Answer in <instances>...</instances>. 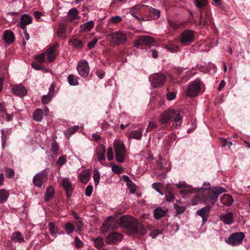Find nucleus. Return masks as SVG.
<instances>
[{
    "mask_svg": "<svg viewBox=\"0 0 250 250\" xmlns=\"http://www.w3.org/2000/svg\"><path fill=\"white\" fill-rule=\"evenodd\" d=\"M110 42L114 45H119L124 43L126 40V35L121 31H118L109 35Z\"/></svg>",
    "mask_w": 250,
    "mask_h": 250,
    "instance_id": "7",
    "label": "nucleus"
},
{
    "mask_svg": "<svg viewBox=\"0 0 250 250\" xmlns=\"http://www.w3.org/2000/svg\"><path fill=\"white\" fill-rule=\"evenodd\" d=\"M146 232L145 227L136 219H134L128 230V234L136 236L144 235Z\"/></svg>",
    "mask_w": 250,
    "mask_h": 250,
    "instance_id": "5",
    "label": "nucleus"
},
{
    "mask_svg": "<svg viewBox=\"0 0 250 250\" xmlns=\"http://www.w3.org/2000/svg\"><path fill=\"white\" fill-rule=\"evenodd\" d=\"M79 129V126L78 125L74 126L65 131L64 134L66 137L68 139L71 135L78 131Z\"/></svg>",
    "mask_w": 250,
    "mask_h": 250,
    "instance_id": "32",
    "label": "nucleus"
},
{
    "mask_svg": "<svg viewBox=\"0 0 250 250\" xmlns=\"http://www.w3.org/2000/svg\"><path fill=\"white\" fill-rule=\"evenodd\" d=\"M211 207L209 205L201 208L197 211L196 213L202 218L203 223L206 222L209 216Z\"/></svg>",
    "mask_w": 250,
    "mask_h": 250,
    "instance_id": "14",
    "label": "nucleus"
},
{
    "mask_svg": "<svg viewBox=\"0 0 250 250\" xmlns=\"http://www.w3.org/2000/svg\"><path fill=\"white\" fill-rule=\"evenodd\" d=\"M98 39L96 38H94L92 40V41L89 42L87 44V47L89 49H91L93 48L95 45L98 42Z\"/></svg>",
    "mask_w": 250,
    "mask_h": 250,
    "instance_id": "58",
    "label": "nucleus"
},
{
    "mask_svg": "<svg viewBox=\"0 0 250 250\" xmlns=\"http://www.w3.org/2000/svg\"><path fill=\"white\" fill-rule=\"evenodd\" d=\"M48 229L52 236L56 237L58 230L55 224L53 222L49 223L48 224Z\"/></svg>",
    "mask_w": 250,
    "mask_h": 250,
    "instance_id": "36",
    "label": "nucleus"
},
{
    "mask_svg": "<svg viewBox=\"0 0 250 250\" xmlns=\"http://www.w3.org/2000/svg\"><path fill=\"white\" fill-rule=\"evenodd\" d=\"M196 6L199 9L204 7L208 3L207 0H194Z\"/></svg>",
    "mask_w": 250,
    "mask_h": 250,
    "instance_id": "47",
    "label": "nucleus"
},
{
    "mask_svg": "<svg viewBox=\"0 0 250 250\" xmlns=\"http://www.w3.org/2000/svg\"><path fill=\"white\" fill-rule=\"evenodd\" d=\"M149 80L153 87L158 88L164 85L166 78L163 74H154L149 76Z\"/></svg>",
    "mask_w": 250,
    "mask_h": 250,
    "instance_id": "8",
    "label": "nucleus"
},
{
    "mask_svg": "<svg viewBox=\"0 0 250 250\" xmlns=\"http://www.w3.org/2000/svg\"><path fill=\"white\" fill-rule=\"evenodd\" d=\"M113 158H114V156H113V149L111 147H109L107 148V158L108 161H111L113 159Z\"/></svg>",
    "mask_w": 250,
    "mask_h": 250,
    "instance_id": "52",
    "label": "nucleus"
},
{
    "mask_svg": "<svg viewBox=\"0 0 250 250\" xmlns=\"http://www.w3.org/2000/svg\"><path fill=\"white\" fill-rule=\"evenodd\" d=\"M145 6H146V5H141V4L136 5V6H134L133 7H132L130 10V13L131 14V15L133 16L134 17V16H136L135 14L134 10H135V9H140L141 8L145 7Z\"/></svg>",
    "mask_w": 250,
    "mask_h": 250,
    "instance_id": "55",
    "label": "nucleus"
},
{
    "mask_svg": "<svg viewBox=\"0 0 250 250\" xmlns=\"http://www.w3.org/2000/svg\"><path fill=\"white\" fill-rule=\"evenodd\" d=\"M67 80L70 85H76L78 84L77 78L73 74L69 75L67 78Z\"/></svg>",
    "mask_w": 250,
    "mask_h": 250,
    "instance_id": "40",
    "label": "nucleus"
},
{
    "mask_svg": "<svg viewBox=\"0 0 250 250\" xmlns=\"http://www.w3.org/2000/svg\"><path fill=\"white\" fill-rule=\"evenodd\" d=\"M165 48L171 52H175L178 50V46L172 43L166 45Z\"/></svg>",
    "mask_w": 250,
    "mask_h": 250,
    "instance_id": "44",
    "label": "nucleus"
},
{
    "mask_svg": "<svg viewBox=\"0 0 250 250\" xmlns=\"http://www.w3.org/2000/svg\"><path fill=\"white\" fill-rule=\"evenodd\" d=\"M157 124L156 122H149L148 125L147 126L146 132H150L153 129L156 128L157 127Z\"/></svg>",
    "mask_w": 250,
    "mask_h": 250,
    "instance_id": "50",
    "label": "nucleus"
},
{
    "mask_svg": "<svg viewBox=\"0 0 250 250\" xmlns=\"http://www.w3.org/2000/svg\"><path fill=\"white\" fill-rule=\"evenodd\" d=\"M74 226L70 223H67L65 225L64 229L67 234L72 233L74 231Z\"/></svg>",
    "mask_w": 250,
    "mask_h": 250,
    "instance_id": "41",
    "label": "nucleus"
},
{
    "mask_svg": "<svg viewBox=\"0 0 250 250\" xmlns=\"http://www.w3.org/2000/svg\"><path fill=\"white\" fill-rule=\"evenodd\" d=\"M11 240L15 242L21 243L24 241V238L21 233L19 231L13 233L11 236Z\"/></svg>",
    "mask_w": 250,
    "mask_h": 250,
    "instance_id": "30",
    "label": "nucleus"
},
{
    "mask_svg": "<svg viewBox=\"0 0 250 250\" xmlns=\"http://www.w3.org/2000/svg\"><path fill=\"white\" fill-rule=\"evenodd\" d=\"M54 189L52 186H49L45 194V200L47 201L52 198L54 195Z\"/></svg>",
    "mask_w": 250,
    "mask_h": 250,
    "instance_id": "35",
    "label": "nucleus"
},
{
    "mask_svg": "<svg viewBox=\"0 0 250 250\" xmlns=\"http://www.w3.org/2000/svg\"><path fill=\"white\" fill-rule=\"evenodd\" d=\"M6 176L8 178H12L14 176L15 171L11 168H7L6 169Z\"/></svg>",
    "mask_w": 250,
    "mask_h": 250,
    "instance_id": "53",
    "label": "nucleus"
},
{
    "mask_svg": "<svg viewBox=\"0 0 250 250\" xmlns=\"http://www.w3.org/2000/svg\"><path fill=\"white\" fill-rule=\"evenodd\" d=\"M93 178L95 185L97 186L99 184L100 180V172L97 170H95L93 173Z\"/></svg>",
    "mask_w": 250,
    "mask_h": 250,
    "instance_id": "45",
    "label": "nucleus"
},
{
    "mask_svg": "<svg viewBox=\"0 0 250 250\" xmlns=\"http://www.w3.org/2000/svg\"><path fill=\"white\" fill-rule=\"evenodd\" d=\"M9 197L8 192L5 189H0V203L5 202Z\"/></svg>",
    "mask_w": 250,
    "mask_h": 250,
    "instance_id": "34",
    "label": "nucleus"
},
{
    "mask_svg": "<svg viewBox=\"0 0 250 250\" xmlns=\"http://www.w3.org/2000/svg\"><path fill=\"white\" fill-rule=\"evenodd\" d=\"M167 210L161 208H157L154 210V216L155 219H159L165 216Z\"/></svg>",
    "mask_w": 250,
    "mask_h": 250,
    "instance_id": "28",
    "label": "nucleus"
},
{
    "mask_svg": "<svg viewBox=\"0 0 250 250\" xmlns=\"http://www.w3.org/2000/svg\"><path fill=\"white\" fill-rule=\"evenodd\" d=\"M149 15H151V19L152 20H156L158 19L160 16V12L159 10L153 8L152 7L149 8Z\"/></svg>",
    "mask_w": 250,
    "mask_h": 250,
    "instance_id": "33",
    "label": "nucleus"
},
{
    "mask_svg": "<svg viewBox=\"0 0 250 250\" xmlns=\"http://www.w3.org/2000/svg\"><path fill=\"white\" fill-rule=\"evenodd\" d=\"M233 201L232 196L229 194H224L221 198L222 204L225 206H231Z\"/></svg>",
    "mask_w": 250,
    "mask_h": 250,
    "instance_id": "25",
    "label": "nucleus"
},
{
    "mask_svg": "<svg viewBox=\"0 0 250 250\" xmlns=\"http://www.w3.org/2000/svg\"><path fill=\"white\" fill-rule=\"evenodd\" d=\"M177 188H184V189L180 190V194L183 198L188 197L187 195L188 193L193 192L195 190V189H193L189 187H186L185 183H179L177 184Z\"/></svg>",
    "mask_w": 250,
    "mask_h": 250,
    "instance_id": "20",
    "label": "nucleus"
},
{
    "mask_svg": "<svg viewBox=\"0 0 250 250\" xmlns=\"http://www.w3.org/2000/svg\"><path fill=\"white\" fill-rule=\"evenodd\" d=\"M65 26L64 24L61 23L60 24L58 30L57 31V34L59 37L61 38L63 36V35L65 32Z\"/></svg>",
    "mask_w": 250,
    "mask_h": 250,
    "instance_id": "42",
    "label": "nucleus"
},
{
    "mask_svg": "<svg viewBox=\"0 0 250 250\" xmlns=\"http://www.w3.org/2000/svg\"><path fill=\"white\" fill-rule=\"evenodd\" d=\"M127 184L128 185V188L130 193L132 194L134 193L136 191V188L135 185L133 184L131 182L127 183Z\"/></svg>",
    "mask_w": 250,
    "mask_h": 250,
    "instance_id": "56",
    "label": "nucleus"
},
{
    "mask_svg": "<svg viewBox=\"0 0 250 250\" xmlns=\"http://www.w3.org/2000/svg\"><path fill=\"white\" fill-rule=\"evenodd\" d=\"M175 97L176 95L174 92H169L167 94V98L170 101L173 100Z\"/></svg>",
    "mask_w": 250,
    "mask_h": 250,
    "instance_id": "64",
    "label": "nucleus"
},
{
    "mask_svg": "<svg viewBox=\"0 0 250 250\" xmlns=\"http://www.w3.org/2000/svg\"><path fill=\"white\" fill-rule=\"evenodd\" d=\"M12 92L15 95L22 97L24 96L26 94V88L21 85H16L12 89Z\"/></svg>",
    "mask_w": 250,
    "mask_h": 250,
    "instance_id": "21",
    "label": "nucleus"
},
{
    "mask_svg": "<svg viewBox=\"0 0 250 250\" xmlns=\"http://www.w3.org/2000/svg\"><path fill=\"white\" fill-rule=\"evenodd\" d=\"M36 60L40 63H42L45 61V54L42 53L36 57Z\"/></svg>",
    "mask_w": 250,
    "mask_h": 250,
    "instance_id": "57",
    "label": "nucleus"
},
{
    "mask_svg": "<svg viewBox=\"0 0 250 250\" xmlns=\"http://www.w3.org/2000/svg\"><path fill=\"white\" fill-rule=\"evenodd\" d=\"M77 70L79 74L82 77H86L89 72V67L87 62L82 61L78 63Z\"/></svg>",
    "mask_w": 250,
    "mask_h": 250,
    "instance_id": "13",
    "label": "nucleus"
},
{
    "mask_svg": "<svg viewBox=\"0 0 250 250\" xmlns=\"http://www.w3.org/2000/svg\"><path fill=\"white\" fill-rule=\"evenodd\" d=\"M66 162V157L65 156H61L57 161L58 166H62Z\"/></svg>",
    "mask_w": 250,
    "mask_h": 250,
    "instance_id": "59",
    "label": "nucleus"
},
{
    "mask_svg": "<svg viewBox=\"0 0 250 250\" xmlns=\"http://www.w3.org/2000/svg\"><path fill=\"white\" fill-rule=\"evenodd\" d=\"M33 118L34 119L37 121L40 122L42 120L43 116V111L42 109L38 108L36 109L33 113Z\"/></svg>",
    "mask_w": 250,
    "mask_h": 250,
    "instance_id": "31",
    "label": "nucleus"
},
{
    "mask_svg": "<svg viewBox=\"0 0 250 250\" xmlns=\"http://www.w3.org/2000/svg\"><path fill=\"white\" fill-rule=\"evenodd\" d=\"M1 142H2V146L3 148H4L5 147V144L6 143V141L7 137V132H5V131L3 129H1Z\"/></svg>",
    "mask_w": 250,
    "mask_h": 250,
    "instance_id": "48",
    "label": "nucleus"
},
{
    "mask_svg": "<svg viewBox=\"0 0 250 250\" xmlns=\"http://www.w3.org/2000/svg\"><path fill=\"white\" fill-rule=\"evenodd\" d=\"M175 209L178 214L183 213L185 211V208L183 206H175Z\"/></svg>",
    "mask_w": 250,
    "mask_h": 250,
    "instance_id": "62",
    "label": "nucleus"
},
{
    "mask_svg": "<svg viewBox=\"0 0 250 250\" xmlns=\"http://www.w3.org/2000/svg\"><path fill=\"white\" fill-rule=\"evenodd\" d=\"M52 150L54 153H56L59 150V146L56 142H53L51 145Z\"/></svg>",
    "mask_w": 250,
    "mask_h": 250,
    "instance_id": "63",
    "label": "nucleus"
},
{
    "mask_svg": "<svg viewBox=\"0 0 250 250\" xmlns=\"http://www.w3.org/2000/svg\"><path fill=\"white\" fill-rule=\"evenodd\" d=\"M93 191V187L91 185L88 186L85 190V194L87 196H90Z\"/></svg>",
    "mask_w": 250,
    "mask_h": 250,
    "instance_id": "61",
    "label": "nucleus"
},
{
    "mask_svg": "<svg viewBox=\"0 0 250 250\" xmlns=\"http://www.w3.org/2000/svg\"><path fill=\"white\" fill-rule=\"evenodd\" d=\"M21 21L19 26L23 29L26 28L27 25L30 24L32 21V18L28 14H23L20 19Z\"/></svg>",
    "mask_w": 250,
    "mask_h": 250,
    "instance_id": "16",
    "label": "nucleus"
},
{
    "mask_svg": "<svg viewBox=\"0 0 250 250\" xmlns=\"http://www.w3.org/2000/svg\"><path fill=\"white\" fill-rule=\"evenodd\" d=\"M135 219L131 216H124L121 217L118 220L119 223L124 228H126L128 230L132 223ZM118 220L116 218L110 216L107 218V220L103 224L102 231L103 232H106L109 229H113L117 228L115 222Z\"/></svg>",
    "mask_w": 250,
    "mask_h": 250,
    "instance_id": "1",
    "label": "nucleus"
},
{
    "mask_svg": "<svg viewBox=\"0 0 250 250\" xmlns=\"http://www.w3.org/2000/svg\"><path fill=\"white\" fill-rule=\"evenodd\" d=\"M154 39L149 36H141L134 42V46L137 48L140 45L151 46L154 43Z\"/></svg>",
    "mask_w": 250,
    "mask_h": 250,
    "instance_id": "10",
    "label": "nucleus"
},
{
    "mask_svg": "<svg viewBox=\"0 0 250 250\" xmlns=\"http://www.w3.org/2000/svg\"><path fill=\"white\" fill-rule=\"evenodd\" d=\"M78 11L75 8L70 9L68 12V16L71 20L78 19Z\"/></svg>",
    "mask_w": 250,
    "mask_h": 250,
    "instance_id": "38",
    "label": "nucleus"
},
{
    "mask_svg": "<svg viewBox=\"0 0 250 250\" xmlns=\"http://www.w3.org/2000/svg\"><path fill=\"white\" fill-rule=\"evenodd\" d=\"M181 42L184 45H188L194 41V34L191 30H185L184 31L181 38Z\"/></svg>",
    "mask_w": 250,
    "mask_h": 250,
    "instance_id": "12",
    "label": "nucleus"
},
{
    "mask_svg": "<svg viewBox=\"0 0 250 250\" xmlns=\"http://www.w3.org/2000/svg\"><path fill=\"white\" fill-rule=\"evenodd\" d=\"M245 237L244 233L242 232L233 233L226 240V242L232 246L241 244Z\"/></svg>",
    "mask_w": 250,
    "mask_h": 250,
    "instance_id": "9",
    "label": "nucleus"
},
{
    "mask_svg": "<svg viewBox=\"0 0 250 250\" xmlns=\"http://www.w3.org/2000/svg\"><path fill=\"white\" fill-rule=\"evenodd\" d=\"M173 119V127L178 128L182 124V116L181 111L173 108L164 111L159 118V121L162 125L166 124L171 119Z\"/></svg>",
    "mask_w": 250,
    "mask_h": 250,
    "instance_id": "2",
    "label": "nucleus"
},
{
    "mask_svg": "<svg viewBox=\"0 0 250 250\" xmlns=\"http://www.w3.org/2000/svg\"><path fill=\"white\" fill-rule=\"evenodd\" d=\"M202 188L199 189L196 195H195L194 198H193L192 200L191 204L193 205H197V204L202 203L203 202L207 203L205 196L202 194Z\"/></svg>",
    "mask_w": 250,
    "mask_h": 250,
    "instance_id": "18",
    "label": "nucleus"
},
{
    "mask_svg": "<svg viewBox=\"0 0 250 250\" xmlns=\"http://www.w3.org/2000/svg\"><path fill=\"white\" fill-rule=\"evenodd\" d=\"M202 83L199 80L191 82L188 86L186 95L189 97H195L200 92Z\"/></svg>",
    "mask_w": 250,
    "mask_h": 250,
    "instance_id": "6",
    "label": "nucleus"
},
{
    "mask_svg": "<svg viewBox=\"0 0 250 250\" xmlns=\"http://www.w3.org/2000/svg\"><path fill=\"white\" fill-rule=\"evenodd\" d=\"M95 247L97 249H101L104 245V241L102 237L99 236L96 238L92 239Z\"/></svg>",
    "mask_w": 250,
    "mask_h": 250,
    "instance_id": "37",
    "label": "nucleus"
},
{
    "mask_svg": "<svg viewBox=\"0 0 250 250\" xmlns=\"http://www.w3.org/2000/svg\"><path fill=\"white\" fill-rule=\"evenodd\" d=\"M143 129L139 128L138 129L131 131L128 137L129 138H133L136 140H140L142 137Z\"/></svg>",
    "mask_w": 250,
    "mask_h": 250,
    "instance_id": "27",
    "label": "nucleus"
},
{
    "mask_svg": "<svg viewBox=\"0 0 250 250\" xmlns=\"http://www.w3.org/2000/svg\"><path fill=\"white\" fill-rule=\"evenodd\" d=\"M94 23L92 21H87L82 25L80 30L83 32H86L90 31L93 27Z\"/></svg>",
    "mask_w": 250,
    "mask_h": 250,
    "instance_id": "29",
    "label": "nucleus"
},
{
    "mask_svg": "<svg viewBox=\"0 0 250 250\" xmlns=\"http://www.w3.org/2000/svg\"><path fill=\"white\" fill-rule=\"evenodd\" d=\"M53 96L51 94H47L45 95H43L42 98V102L44 104H47L50 102Z\"/></svg>",
    "mask_w": 250,
    "mask_h": 250,
    "instance_id": "46",
    "label": "nucleus"
},
{
    "mask_svg": "<svg viewBox=\"0 0 250 250\" xmlns=\"http://www.w3.org/2000/svg\"><path fill=\"white\" fill-rule=\"evenodd\" d=\"M105 146L103 145L98 146L96 148V152L99 161L103 164V161L105 160Z\"/></svg>",
    "mask_w": 250,
    "mask_h": 250,
    "instance_id": "17",
    "label": "nucleus"
},
{
    "mask_svg": "<svg viewBox=\"0 0 250 250\" xmlns=\"http://www.w3.org/2000/svg\"><path fill=\"white\" fill-rule=\"evenodd\" d=\"M122 239V235L119 233H111L106 237L105 243L107 244H114L121 241Z\"/></svg>",
    "mask_w": 250,
    "mask_h": 250,
    "instance_id": "15",
    "label": "nucleus"
},
{
    "mask_svg": "<svg viewBox=\"0 0 250 250\" xmlns=\"http://www.w3.org/2000/svg\"><path fill=\"white\" fill-rule=\"evenodd\" d=\"M161 233H162V232L160 230L154 229L150 233L149 236L152 237V238H155L157 236L161 234Z\"/></svg>",
    "mask_w": 250,
    "mask_h": 250,
    "instance_id": "60",
    "label": "nucleus"
},
{
    "mask_svg": "<svg viewBox=\"0 0 250 250\" xmlns=\"http://www.w3.org/2000/svg\"><path fill=\"white\" fill-rule=\"evenodd\" d=\"M112 170L117 174H120L123 172V169L117 165H114L111 167Z\"/></svg>",
    "mask_w": 250,
    "mask_h": 250,
    "instance_id": "54",
    "label": "nucleus"
},
{
    "mask_svg": "<svg viewBox=\"0 0 250 250\" xmlns=\"http://www.w3.org/2000/svg\"><path fill=\"white\" fill-rule=\"evenodd\" d=\"M47 179L46 173L42 171L37 173L33 178V183L35 187L41 188Z\"/></svg>",
    "mask_w": 250,
    "mask_h": 250,
    "instance_id": "11",
    "label": "nucleus"
},
{
    "mask_svg": "<svg viewBox=\"0 0 250 250\" xmlns=\"http://www.w3.org/2000/svg\"><path fill=\"white\" fill-rule=\"evenodd\" d=\"M114 149L115 153V160L118 163L124 162L127 155L126 147L124 143L120 140L114 142Z\"/></svg>",
    "mask_w": 250,
    "mask_h": 250,
    "instance_id": "3",
    "label": "nucleus"
},
{
    "mask_svg": "<svg viewBox=\"0 0 250 250\" xmlns=\"http://www.w3.org/2000/svg\"><path fill=\"white\" fill-rule=\"evenodd\" d=\"M163 186V185L159 183H154L152 185V188L161 195H163V193L161 191V188Z\"/></svg>",
    "mask_w": 250,
    "mask_h": 250,
    "instance_id": "49",
    "label": "nucleus"
},
{
    "mask_svg": "<svg viewBox=\"0 0 250 250\" xmlns=\"http://www.w3.org/2000/svg\"><path fill=\"white\" fill-rule=\"evenodd\" d=\"M62 186L67 192V195L68 197L71 196V194L73 191V188L72 184L68 178H64L62 181Z\"/></svg>",
    "mask_w": 250,
    "mask_h": 250,
    "instance_id": "22",
    "label": "nucleus"
},
{
    "mask_svg": "<svg viewBox=\"0 0 250 250\" xmlns=\"http://www.w3.org/2000/svg\"><path fill=\"white\" fill-rule=\"evenodd\" d=\"M58 44L57 43H55L50 46L48 48L47 55V62H51L55 59L56 55L55 54V50L58 46Z\"/></svg>",
    "mask_w": 250,
    "mask_h": 250,
    "instance_id": "19",
    "label": "nucleus"
},
{
    "mask_svg": "<svg viewBox=\"0 0 250 250\" xmlns=\"http://www.w3.org/2000/svg\"><path fill=\"white\" fill-rule=\"evenodd\" d=\"M220 219L226 224H231L233 221V214L229 212L225 214H221L219 216Z\"/></svg>",
    "mask_w": 250,
    "mask_h": 250,
    "instance_id": "24",
    "label": "nucleus"
},
{
    "mask_svg": "<svg viewBox=\"0 0 250 250\" xmlns=\"http://www.w3.org/2000/svg\"><path fill=\"white\" fill-rule=\"evenodd\" d=\"M3 40L7 44L13 43L15 40L13 32L9 30L5 31L3 34Z\"/></svg>",
    "mask_w": 250,
    "mask_h": 250,
    "instance_id": "23",
    "label": "nucleus"
},
{
    "mask_svg": "<svg viewBox=\"0 0 250 250\" xmlns=\"http://www.w3.org/2000/svg\"><path fill=\"white\" fill-rule=\"evenodd\" d=\"M122 20V18L119 16H113L108 20V22L113 24H116L120 22Z\"/></svg>",
    "mask_w": 250,
    "mask_h": 250,
    "instance_id": "43",
    "label": "nucleus"
},
{
    "mask_svg": "<svg viewBox=\"0 0 250 250\" xmlns=\"http://www.w3.org/2000/svg\"><path fill=\"white\" fill-rule=\"evenodd\" d=\"M69 42L76 48H81L83 46L82 41L76 39L71 40Z\"/></svg>",
    "mask_w": 250,
    "mask_h": 250,
    "instance_id": "39",
    "label": "nucleus"
},
{
    "mask_svg": "<svg viewBox=\"0 0 250 250\" xmlns=\"http://www.w3.org/2000/svg\"><path fill=\"white\" fill-rule=\"evenodd\" d=\"M226 191L225 188L221 187H214L209 188L207 192L208 196L205 197L207 203H209L212 205L214 204L217 201L219 195Z\"/></svg>",
    "mask_w": 250,
    "mask_h": 250,
    "instance_id": "4",
    "label": "nucleus"
},
{
    "mask_svg": "<svg viewBox=\"0 0 250 250\" xmlns=\"http://www.w3.org/2000/svg\"><path fill=\"white\" fill-rule=\"evenodd\" d=\"M90 177L89 171L87 170H83L80 173L79 179L83 183H86Z\"/></svg>",
    "mask_w": 250,
    "mask_h": 250,
    "instance_id": "26",
    "label": "nucleus"
},
{
    "mask_svg": "<svg viewBox=\"0 0 250 250\" xmlns=\"http://www.w3.org/2000/svg\"><path fill=\"white\" fill-rule=\"evenodd\" d=\"M165 197L167 201L171 202L173 200L174 196L172 193L167 190L165 191Z\"/></svg>",
    "mask_w": 250,
    "mask_h": 250,
    "instance_id": "51",
    "label": "nucleus"
}]
</instances>
